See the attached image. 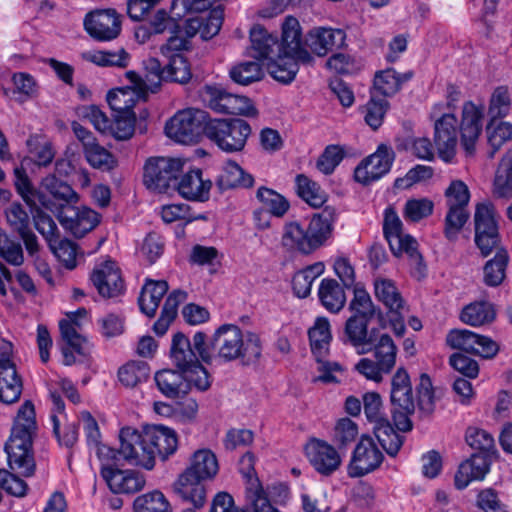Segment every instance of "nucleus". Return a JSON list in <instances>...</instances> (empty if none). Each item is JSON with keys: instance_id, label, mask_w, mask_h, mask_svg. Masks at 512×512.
<instances>
[{"instance_id": "774afa93", "label": "nucleus", "mask_w": 512, "mask_h": 512, "mask_svg": "<svg viewBox=\"0 0 512 512\" xmlns=\"http://www.w3.org/2000/svg\"><path fill=\"white\" fill-rule=\"evenodd\" d=\"M476 506L482 512H508L507 506L500 500L496 490L485 488L478 492Z\"/></svg>"}, {"instance_id": "ddd939ff", "label": "nucleus", "mask_w": 512, "mask_h": 512, "mask_svg": "<svg viewBox=\"0 0 512 512\" xmlns=\"http://www.w3.org/2000/svg\"><path fill=\"white\" fill-rule=\"evenodd\" d=\"M254 456L246 453L240 460V472L246 478V499L254 512H279L274 508L255 475Z\"/></svg>"}, {"instance_id": "1a4fd4ad", "label": "nucleus", "mask_w": 512, "mask_h": 512, "mask_svg": "<svg viewBox=\"0 0 512 512\" xmlns=\"http://www.w3.org/2000/svg\"><path fill=\"white\" fill-rule=\"evenodd\" d=\"M475 243L482 256L486 257L494 249H498L500 236L495 219V210L491 203H479L476 206L475 215Z\"/></svg>"}, {"instance_id": "de8ad7c7", "label": "nucleus", "mask_w": 512, "mask_h": 512, "mask_svg": "<svg viewBox=\"0 0 512 512\" xmlns=\"http://www.w3.org/2000/svg\"><path fill=\"white\" fill-rule=\"evenodd\" d=\"M352 313L351 317L371 321L376 314H380V309L373 303L369 293L363 289L355 287L354 296L349 304Z\"/></svg>"}, {"instance_id": "bb28decb", "label": "nucleus", "mask_w": 512, "mask_h": 512, "mask_svg": "<svg viewBox=\"0 0 512 512\" xmlns=\"http://www.w3.org/2000/svg\"><path fill=\"white\" fill-rule=\"evenodd\" d=\"M170 357L175 367L182 372L195 367L200 358L189 338L182 332H177L172 337Z\"/></svg>"}, {"instance_id": "2f4dec72", "label": "nucleus", "mask_w": 512, "mask_h": 512, "mask_svg": "<svg viewBox=\"0 0 512 512\" xmlns=\"http://www.w3.org/2000/svg\"><path fill=\"white\" fill-rule=\"evenodd\" d=\"M41 188L61 205L76 204L79 201L78 193L55 173L48 174L41 181ZM57 206L54 204L53 212Z\"/></svg>"}, {"instance_id": "680f3d73", "label": "nucleus", "mask_w": 512, "mask_h": 512, "mask_svg": "<svg viewBox=\"0 0 512 512\" xmlns=\"http://www.w3.org/2000/svg\"><path fill=\"white\" fill-rule=\"evenodd\" d=\"M257 198L263 203V209L267 210L269 215L282 217L289 209L287 200L272 189L266 187L259 188Z\"/></svg>"}, {"instance_id": "a878e982", "label": "nucleus", "mask_w": 512, "mask_h": 512, "mask_svg": "<svg viewBox=\"0 0 512 512\" xmlns=\"http://www.w3.org/2000/svg\"><path fill=\"white\" fill-rule=\"evenodd\" d=\"M22 393V380L15 364L5 356L0 359V401L12 404L19 400Z\"/></svg>"}, {"instance_id": "6e6d98bb", "label": "nucleus", "mask_w": 512, "mask_h": 512, "mask_svg": "<svg viewBox=\"0 0 512 512\" xmlns=\"http://www.w3.org/2000/svg\"><path fill=\"white\" fill-rule=\"evenodd\" d=\"M166 57L169 62L164 67V81L180 84H186L189 82L192 77V73L187 60L181 54Z\"/></svg>"}, {"instance_id": "052dcab7", "label": "nucleus", "mask_w": 512, "mask_h": 512, "mask_svg": "<svg viewBox=\"0 0 512 512\" xmlns=\"http://www.w3.org/2000/svg\"><path fill=\"white\" fill-rule=\"evenodd\" d=\"M494 119L487 126L488 144L490 150L488 157L494 158L497 151L509 140L512 139V124L509 122H500L497 126L493 127Z\"/></svg>"}, {"instance_id": "603ef678", "label": "nucleus", "mask_w": 512, "mask_h": 512, "mask_svg": "<svg viewBox=\"0 0 512 512\" xmlns=\"http://www.w3.org/2000/svg\"><path fill=\"white\" fill-rule=\"evenodd\" d=\"M150 375V367L145 361H130L118 371L119 381L126 387H135L147 381Z\"/></svg>"}, {"instance_id": "79ce46f5", "label": "nucleus", "mask_w": 512, "mask_h": 512, "mask_svg": "<svg viewBox=\"0 0 512 512\" xmlns=\"http://www.w3.org/2000/svg\"><path fill=\"white\" fill-rule=\"evenodd\" d=\"M254 183L252 175L246 173L236 162H227L218 177L217 185L221 190L248 188Z\"/></svg>"}, {"instance_id": "e2e57ef3", "label": "nucleus", "mask_w": 512, "mask_h": 512, "mask_svg": "<svg viewBox=\"0 0 512 512\" xmlns=\"http://www.w3.org/2000/svg\"><path fill=\"white\" fill-rule=\"evenodd\" d=\"M14 84V93L17 94L16 101L24 103L25 101L37 96L38 85L35 78L26 72H17L12 75Z\"/></svg>"}, {"instance_id": "473e14b6", "label": "nucleus", "mask_w": 512, "mask_h": 512, "mask_svg": "<svg viewBox=\"0 0 512 512\" xmlns=\"http://www.w3.org/2000/svg\"><path fill=\"white\" fill-rule=\"evenodd\" d=\"M155 382L161 393L169 398H176L189 392L185 375L178 369H164L157 372Z\"/></svg>"}, {"instance_id": "f03ea898", "label": "nucleus", "mask_w": 512, "mask_h": 512, "mask_svg": "<svg viewBox=\"0 0 512 512\" xmlns=\"http://www.w3.org/2000/svg\"><path fill=\"white\" fill-rule=\"evenodd\" d=\"M37 430L34 405L26 401L18 410L11 435L5 444L10 470L22 477H31L36 470L33 440Z\"/></svg>"}, {"instance_id": "9b49d317", "label": "nucleus", "mask_w": 512, "mask_h": 512, "mask_svg": "<svg viewBox=\"0 0 512 512\" xmlns=\"http://www.w3.org/2000/svg\"><path fill=\"white\" fill-rule=\"evenodd\" d=\"M391 148L380 145L375 153L365 158L355 169L354 178L357 182L368 185L389 172L394 161Z\"/></svg>"}, {"instance_id": "423d86ee", "label": "nucleus", "mask_w": 512, "mask_h": 512, "mask_svg": "<svg viewBox=\"0 0 512 512\" xmlns=\"http://www.w3.org/2000/svg\"><path fill=\"white\" fill-rule=\"evenodd\" d=\"M212 121L201 109L187 108L178 111L165 125L166 135L182 144L196 143L202 135L207 137V127Z\"/></svg>"}, {"instance_id": "9d476101", "label": "nucleus", "mask_w": 512, "mask_h": 512, "mask_svg": "<svg viewBox=\"0 0 512 512\" xmlns=\"http://www.w3.org/2000/svg\"><path fill=\"white\" fill-rule=\"evenodd\" d=\"M56 217L61 226L77 238L84 237L101 222V215L87 206L75 204L56 208Z\"/></svg>"}, {"instance_id": "0e129e2a", "label": "nucleus", "mask_w": 512, "mask_h": 512, "mask_svg": "<svg viewBox=\"0 0 512 512\" xmlns=\"http://www.w3.org/2000/svg\"><path fill=\"white\" fill-rule=\"evenodd\" d=\"M218 113L256 116L257 109L249 98L229 93Z\"/></svg>"}, {"instance_id": "58836bf2", "label": "nucleus", "mask_w": 512, "mask_h": 512, "mask_svg": "<svg viewBox=\"0 0 512 512\" xmlns=\"http://www.w3.org/2000/svg\"><path fill=\"white\" fill-rule=\"evenodd\" d=\"M465 442L476 454L486 457L494 456L497 454L496 443L493 435L487 430L477 427L469 426L465 431Z\"/></svg>"}, {"instance_id": "c85d7f7f", "label": "nucleus", "mask_w": 512, "mask_h": 512, "mask_svg": "<svg viewBox=\"0 0 512 512\" xmlns=\"http://www.w3.org/2000/svg\"><path fill=\"white\" fill-rule=\"evenodd\" d=\"M371 321L349 317L346 320L344 334L354 348L358 349L359 354L368 352L369 346L373 344L371 341L379 333L375 328L368 330Z\"/></svg>"}, {"instance_id": "69168bd1", "label": "nucleus", "mask_w": 512, "mask_h": 512, "mask_svg": "<svg viewBox=\"0 0 512 512\" xmlns=\"http://www.w3.org/2000/svg\"><path fill=\"white\" fill-rule=\"evenodd\" d=\"M383 232L390 248L400 247V237L406 234L402 233V222L392 208L385 210Z\"/></svg>"}, {"instance_id": "cd10ccee", "label": "nucleus", "mask_w": 512, "mask_h": 512, "mask_svg": "<svg viewBox=\"0 0 512 512\" xmlns=\"http://www.w3.org/2000/svg\"><path fill=\"white\" fill-rule=\"evenodd\" d=\"M251 56L255 59L270 60L280 52L276 36L270 34L263 26L257 24L250 30Z\"/></svg>"}, {"instance_id": "5701e85b", "label": "nucleus", "mask_w": 512, "mask_h": 512, "mask_svg": "<svg viewBox=\"0 0 512 512\" xmlns=\"http://www.w3.org/2000/svg\"><path fill=\"white\" fill-rule=\"evenodd\" d=\"M470 200L468 186L461 180L450 182V230H460L469 219L467 205Z\"/></svg>"}, {"instance_id": "aec40b11", "label": "nucleus", "mask_w": 512, "mask_h": 512, "mask_svg": "<svg viewBox=\"0 0 512 512\" xmlns=\"http://www.w3.org/2000/svg\"><path fill=\"white\" fill-rule=\"evenodd\" d=\"M482 111L471 102L464 104L460 122V143L468 156L474 155L475 143L481 133Z\"/></svg>"}, {"instance_id": "37998d69", "label": "nucleus", "mask_w": 512, "mask_h": 512, "mask_svg": "<svg viewBox=\"0 0 512 512\" xmlns=\"http://www.w3.org/2000/svg\"><path fill=\"white\" fill-rule=\"evenodd\" d=\"M509 261L505 249H497L495 256L488 260L483 267V280L487 286H499L506 276V268Z\"/></svg>"}, {"instance_id": "4c0bfd02", "label": "nucleus", "mask_w": 512, "mask_h": 512, "mask_svg": "<svg viewBox=\"0 0 512 512\" xmlns=\"http://www.w3.org/2000/svg\"><path fill=\"white\" fill-rule=\"evenodd\" d=\"M298 62L300 60L294 56L278 52L267 63V69L275 80L287 84L294 80L298 72Z\"/></svg>"}, {"instance_id": "dca6fc26", "label": "nucleus", "mask_w": 512, "mask_h": 512, "mask_svg": "<svg viewBox=\"0 0 512 512\" xmlns=\"http://www.w3.org/2000/svg\"><path fill=\"white\" fill-rule=\"evenodd\" d=\"M305 454L311 466L321 475L329 476L341 465V457L334 446L313 438L305 445Z\"/></svg>"}, {"instance_id": "4be33fe9", "label": "nucleus", "mask_w": 512, "mask_h": 512, "mask_svg": "<svg viewBox=\"0 0 512 512\" xmlns=\"http://www.w3.org/2000/svg\"><path fill=\"white\" fill-rule=\"evenodd\" d=\"M212 182L203 179L200 169H193L177 178L174 192L177 191L183 198L191 201L204 202L209 199Z\"/></svg>"}, {"instance_id": "bf43d9fd", "label": "nucleus", "mask_w": 512, "mask_h": 512, "mask_svg": "<svg viewBox=\"0 0 512 512\" xmlns=\"http://www.w3.org/2000/svg\"><path fill=\"white\" fill-rule=\"evenodd\" d=\"M0 258L12 266H21L24 263V252L20 242L12 239L0 228Z\"/></svg>"}, {"instance_id": "0eeeda50", "label": "nucleus", "mask_w": 512, "mask_h": 512, "mask_svg": "<svg viewBox=\"0 0 512 512\" xmlns=\"http://www.w3.org/2000/svg\"><path fill=\"white\" fill-rule=\"evenodd\" d=\"M251 127L243 119H212L207 127V138L227 153L240 152L244 149Z\"/></svg>"}, {"instance_id": "4468645a", "label": "nucleus", "mask_w": 512, "mask_h": 512, "mask_svg": "<svg viewBox=\"0 0 512 512\" xmlns=\"http://www.w3.org/2000/svg\"><path fill=\"white\" fill-rule=\"evenodd\" d=\"M87 33L98 41H111L121 32L120 17L114 9L90 12L84 19Z\"/></svg>"}, {"instance_id": "f257e3e1", "label": "nucleus", "mask_w": 512, "mask_h": 512, "mask_svg": "<svg viewBox=\"0 0 512 512\" xmlns=\"http://www.w3.org/2000/svg\"><path fill=\"white\" fill-rule=\"evenodd\" d=\"M193 343L200 359L206 364H211L213 360L225 363L239 360L243 366H250L258 363L262 355L259 335L242 331L234 324L218 327L209 341L205 333L196 332Z\"/></svg>"}, {"instance_id": "7ed1b4c3", "label": "nucleus", "mask_w": 512, "mask_h": 512, "mask_svg": "<svg viewBox=\"0 0 512 512\" xmlns=\"http://www.w3.org/2000/svg\"><path fill=\"white\" fill-rule=\"evenodd\" d=\"M335 219V209L325 207L307 225L298 221L286 223L281 238L283 248L305 255L312 253L331 237Z\"/></svg>"}, {"instance_id": "a19ab883", "label": "nucleus", "mask_w": 512, "mask_h": 512, "mask_svg": "<svg viewBox=\"0 0 512 512\" xmlns=\"http://www.w3.org/2000/svg\"><path fill=\"white\" fill-rule=\"evenodd\" d=\"M308 334L313 355L316 359L326 358L332 339L329 321L326 318H317Z\"/></svg>"}, {"instance_id": "338daca9", "label": "nucleus", "mask_w": 512, "mask_h": 512, "mask_svg": "<svg viewBox=\"0 0 512 512\" xmlns=\"http://www.w3.org/2000/svg\"><path fill=\"white\" fill-rule=\"evenodd\" d=\"M433 207V202L427 198L409 199L405 203L403 216L411 222H419L432 214Z\"/></svg>"}, {"instance_id": "864d4df0", "label": "nucleus", "mask_w": 512, "mask_h": 512, "mask_svg": "<svg viewBox=\"0 0 512 512\" xmlns=\"http://www.w3.org/2000/svg\"><path fill=\"white\" fill-rule=\"evenodd\" d=\"M296 185L298 195L310 206L319 208L326 202L325 192L307 176L303 174L297 175Z\"/></svg>"}, {"instance_id": "7c9ffc66", "label": "nucleus", "mask_w": 512, "mask_h": 512, "mask_svg": "<svg viewBox=\"0 0 512 512\" xmlns=\"http://www.w3.org/2000/svg\"><path fill=\"white\" fill-rule=\"evenodd\" d=\"M459 319L466 325L482 327L494 322L496 319V310L494 304L489 301H474L461 309Z\"/></svg>"}, {"instance_id": "c756f323", "label": "nucleus", "mask_w": 512, "mask_h": 512, "mask_svg": "<svg viewBox=\"0 0 512 512\" xmlns=\"http://www.w3.org/2000/svg\"><path fill=\"white\" fill-rule=\"evenodd\" d=\"M374 294L392 315H400L405 310V301L391 279L377 277L374 279Z\"/></svg>"}, {"instance_id": "13d9d810", "label": "nucleus", "mask_w": 512, "mask_h": 512, "mask_svg": "<svg viewBox=\"0 0 512 512\" xmlns=\"http://www.w3.org/2000/svg\"><path fill=\"white\" fill-rule=\"evenodd\" d=\"M229 75L235 83L246 86L261 80L264 73L258 62L247 61L233 66Z\"/></svg>"}, {"instance_id": "20e7f679", "label": "nucleus", "mask_w": 512, "mask_h": 512, "mask_svg": "<svg viewBox=\"0 0 512 512\" xmlns=\"http://www.w3.org/2000/svg\"><path fill=\"white\" fill-rule=\"evenodd\" d=\"M218 461L214 453L201 449L194 453L190 466L173 484L174 492L196 508L203 507L206 491L202 482L213 478L218 472Z\"/></svg>"}, {"instance_id": "5fc2aeb1", "label": "nucleus", "mask_w": 512, "mask_h": 512, "mask_svg": "<svg viewBox=\"0 0 512 512\" xmlns=\"http://www.w3.org/2000/svg\"><path fill=\"white\" fill-rule=\"evenodd\" d=\"M139 98L135 90L126 87L110 91L107 101L115 114H134L133 107Z\"/></svg>"}, {"instance_id": "6e6552de", "label": "nucleus", "mask_w": 512, "mask_h": 512, "mask_svg": "<svg viewBox=\"0 0 512 512\" xmlns=\"http://www.w3.org/2000/svg\"><path fill=\"white\" fill-rule=\"evenodd\" d=\"M183 166L181 159L151 157L144 165L143 183L147 189L157 193L174 192Z\"/></svg>"}, {"instance_id": "393cba45", "label": "nucleus", "mask_w": 512, "mask_h": 512, "mask_svg": "<svg viewBox=\"0 0 512 512\" xmlns=\"http://www.w3.org/2000/svg\"><path fill=\"white\" fill-rule=\"evenodd\" d=\"M149 447L153 451V459L159 456L165 461L174 454L178 441L174 430L163 425H153L145 428Z\"/></svg>"}, {"instance_id": "a18cd8bd", "label": "nucleus", "mask_w": 512, "mask_h": 512, "mask_svg": "<svg viewBox=\"0 0 512 512\" xmlns=\"http://www.w3.org/2000/svg\"><path fill=\"white\" fill-rule=\"evenodd\" d=\"M494 194L505 199L512 196V148L504 154L496 170Z\"/></svg>"}, {"instance_id": "09e8293b", "label": "nucleus", "mask_w": 512, "mask_h": 512, "mask_svg": "<svg viewBox=\"0 0 512 512\" xmlns=\"http://www.w3.org/2000/svg\"><path fill=\"white\" fill-rule=\"evenodd\" d=\"M441 105H435L431 117L435 119L434 123V144L439 157L448 162V114L441 113Z\"/></svg>"}, {"instance_id": "4d7b16f0", "label": "nucleus", "mask_w": 512, "mask_h": 512, "mask_svg": "<svg viewBox=\"0 0 512 512\" xmlns=\"http://www.w3.org/2000/svg\"><path fill=\"white\" fill-rule=\"evenodd\" d=\"M133 508L134 512H172L170 503L158 490L138 496Z\"/></svg>"}, {"instance_id": "b1692460", "label": "nucleus", "mask_w": 512, "mask_h": 512, "mask_svg": "<svg viewBox=\"0 0 512 512\" xmlns=\"http://www.w3.org/2000/svg\"><path fill=\"white\" fill-rule=\"evenodd\" d=\"M490 470V461L480 454H472L460 463L455 476L454 485L457 489H465L471 482L483 480Z\"/></svg>"}, {"instance_id": "a211bd4d", "label": "nucleus", "mask_w": 512, "mask_h": 512, "mask_svg": "<svg viewBox=\"0 0 512 512\" xmlns=\"http://www.w3.org/2000/svg\"><path fill=\"white\" fill-rule=\"evenodd\" d=\"M91 281L103 298H114L122 295L125 290L120 269L113 261L99 264L91 274Z\"/></svg>"}, {"instance_id": "c9c22d12", "label": "nucleus", "mask_w": 512, "mask_h": 512, "mask_svg": "<svg viewBox=\"0 0 512 512\" xmlns=\"http://www.w3.org/2000/svg\"><path fill=\"white\" fill-rule=\"evenodd\" d=\"M14 176L16 190L29 206L36 205L35 199H37L43 207L53 211L54 202L42 192L35 190L23 167H16L14 169Z\"/></svg>"}, {"instance_id": "f704fd0d", "label": "nucleus", "mask_w": 512, "mask_h": 512, "mask_svg": "<svg viewBox=\"0 0 512 512\" xmlns=\"http://www.w3.org/2000/svg\"><path fill=\"white\" fill-rule=\"evenodd\" d=\"M368 352L373 351L374 360L391 373L396 364L397 346L387 333H378L371 341Z\"/></svg>"}, {"instance_id": "2eb2a0df", "label": "nucleus", "mask_w": 512, "mask_h": 512, "mask_svg": "<svg viewBox=\"0 0 512 512\" xmlns=\"http://www.w3.org/2000/svg\"><path fill=\"white\" fill-rule=\"evenodd\" d=\"M112 461H102L101 475L114 493H136L143 489L146 480L143 474L133 470H120Z\"/></svg>"}, {"instance_id": "49530a36", "label": "nucleus", "mask_w": 512, "mask_h": 512, "mask_svg": "<svg viewBox=\"0 0 512 512\" xmlns=\"http://www.w3.org/2000/svg\"><path fill=\"white\" fill-rule=\"evenodd\" d=\"M325 266L322 262H316L300 271L292 279V287L295 295L306 298L310 295L312 284L324 273Z\"/></svg>"}, {"instance_id": "3c124183", "label": "nucleus", "mask_w": 512, "mask_h": 512, "mask_svg": "<svg viewBox=\"0 0 512 512\" xmlns=\"http://www.w3.org/2000/svg\"><path fill=\"white\" fill-rule=\"evenodd\" d=\"M390 398L391 402H398L404 407L414 400L410 377L403 367L398 368L392 377Z\"/></svg>"}, {"instance_id": "e433bc0d", "label": "nucleus", "mask_w": 512, "mask_h": 512, "mask_svg": "<svg viewBox=\"0 0 512 512\" xmlns=\"http://www.w3.org/2000/svg\"><path fill=\"white\" fill-rule=\"evenodd\" d=\"M318 297L325 309L332 313L339 312L346 303L344 288L335 279L331 278L322 279L318 289Z\"/></svg>"}, {"instance_id": "f8f14e48", "label": "nucleus", "mask_w": 512, "mask_h": 512, "mask_svg": "<svg viewBox=\"0 0 512 512\" xmlns=\"http://www.w3.org/2000/svg\"><path fill=\"white\" fill-rule=\"evenodd\" d=\"M450 348L470 354H478L483 358H493L499 350L498 344L491 338L468 329L450 330Z\"/></svg>"}, {"instance_id": "c03bdc74", "label": "nucleus", "mask_w": 512, "mask_h": 512, "mask_svg": "<svg viewBox=\"0 0 512 512\" xmlns=\"http://www.w3.org/2000/svg\"><path fill=\"white\" fill-rule=\"evenodd\" d=\"M411 77V72L400 75L394 69L381 71L375 75L373 94L376 95V93H379L383 98L385 96H392L400 89L401 85Z\"/></svg>"}, {"instance_id": "ea45409f", "label": "nucleus", "mask_w": 512, "mask_h": 512, "mask_svg": "<svg viewBox=\"0 0 512 512\" xmlns=\"http://www.w3.org/2000/svg\"><path fill=\"white\" fill-rule=\"evenodd\" d=\"M26 146L36 165L47 167L53 162L56 151L52 142L45 135H30L26 140Z\"/></svg>"}, {"instance_id": "412c9836", "label": "nucleus", "mask_w": 512, "mask_h": 512, "mask_svg": "<svg viewBox=\"0 0 512 512\" xmlns=\"http://www.w3.org/2000/svg\"><path fill=\"white\" fill-rule=\"evenodd\" d=\"M346 33L342 29L317 27L312 29L306 38L310 50L318 55L325 56L329 52L345 46Z\"/></svg>"}, {"instance_id": "f3484780", "label": "nucleus", "mask_w": 512, "mask_h": 512, "mask_svg": "<svg viewBox=\"0 0 512 512\" xmlns=\"http://www.w3.org/2000/svg\"><path fill=\"white\" fill-rule=\"evenodd\" d=\"M383 458L382 452L373 439L362 437L354 449L348 473L351 477L364 476L377 469L381 465Z\"/></svg>"}, {"instance_id": "72a5a7b5", "label": "nucleus", "mask_w": 512, "mask_h": 512, "mask_svg": "<svg viewBox=\"0 0 512 512\" xmlns=\"http://www.w3.org/2000/svg\"><path fill=\"white\" fill-rule=\"evenodd\" d=\"M168 288V283L164 280H147L138 298L141 312L150 318L154 317Z\"/></svg>"}, {"instance_id": "6ab92c4d", "label": "nucleus", "mask_w": 512, "mask_h": 512, "mask_svg": "<svg viewBox=\"0 0 512 512\" xmlns=\"http://www.w3.org/2000/svg\"><path fill=\"white\" fill-rule=\"evenodd\" d=\"M280 52L294 56L304 64L313 61L310 52L305 48L299 21L292 16L285 18L282 24V40L279 43Z\"/></svg>"}, {"instance_id": "8fccbe9b", "label": "nucleus", "mask_w": 512, "mask_h": 512, "mask_svg": "<svg viewBox=\"0 0 512 512\" xmlns=\"http://www.w3.org/2000/svg\"><path fill=\"white\" fill-rule=\"evenodd\" d=\"M373 430L385 452L392 457L396 456L403 445V437L395 431L388 419L374 425Z\"/></svg>"}, {"instance_id": "39448f33", "label": "nucleus", "mask_w": 512, "mask_h": 512, "mask_svg": "<svg viewBox=\"0 0 512 512\" xmlns=\"http://www.w3.org/2000/svg\"><path fill=\"white\" fill-rule=\"evenodd\" d=\"M120 447L115 450L107 445H98L97 455L101 461L117 464L121 459L130 466L152 470L155 466L153 451L147 441V433L131 427H124L119 434Z\"/></svg>"}]
</instances>
